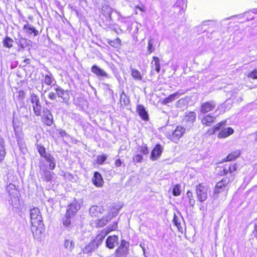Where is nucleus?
<instances>
[{"label": "nucleus", "mask_w": 257, "mask_h": 257, "mask_svg": "<svg viewBox=\"0 0 257 257\" xmlns=\"http://www.w3.org/2000/svg\"><path fill=\"white\" fill-rule=\"evenodd\" d=\"M232 181V177H228L223 178L221 181L217 183L214 189L213 199H217L220 193L224 192L225 194H226L228 190L227 185L229 182Z\"/></svg>", "instance_id": "1"}, {"label": "nucleus", "mask_w": 257, "mask_h": 257, "mask_svg": "<svg viewBox=\"0 0 257 257\" xmlns=\"http://www.w3.org/2000/svg\"><path fill=\"white\" fill-rule=\"evenodd\" d=\"M37 149L41 157H43L47 162L49 163V167L51 170L55 169L56 167L55 159L50 154L47 153L44 147L41 144H36Z\"/></svg>", "instance_id": "2"}, {"label": "nucleus", "mask_w": 257, "mask_h": 257, "mask_svg": "<svg viewBox=\"0 0 257 257\" xmlns=\"http://www.w3.org/2000/svg\"><path fill=\"white\" fill-rule=\"evenodd\" d=\"M130 243L124 239L121 240L120 244L115 249L114 257H129Z\"/></svg>", "instance_id": "3"}, {"label": "nucleus", "mask_w": 257, "mask_h": 257, "mask_svg": "<svg viewBox=\"0 0 257 257\" xmlns=\"http://www.w3.org/2000/svg\"><path fill=\"white\" fill-rule=\"evenodd\" d=\"M26 92L24 90H20L19 92V96L18 101H19L20 110L19 113H22L24 115L28 113V99L26 97Z\"/></svg>", "instance_id": "4"}, {"label": "nucleus", "mask_w": 257, "mask_h": 257, "mask_svg": "<svg viewBox=\"0 0 257 257\" xmlns=\"http://www.w3.org/2000/svg\"><path fill=\"white\" fill-rule=\"evenodd\" d=\"M6 190L8 195V201L12 206L13 210L15 208L16 204V187L15 184H10L7 186Z\"/></svg>", "instance_id": "5"}, {"label": "nucleus", "mask_w": 257, "mask_h": 257, "mask_svg": "<svg viewBox=\"0 0 257 257\" xmlns=\"http://www.w3.org/2000/svg\"><path fill=\"white\" fill-rule=\"evenodd\" d=\"M207 187L202 183L199 184L196 187V193L198 200L204 202L207 198Z\"/></svg>", "instance_id": "6"}, {"label": "nucleus", "mask_w": 257, "mask_h": 257, "mask_svg": "<svg viewBox=\"0 0 257 257\" xmlns=\"http://www.w3.org/2000/svg\"><path fill=\"white\" fill-rule=\"evenodd\" d=\"M30 215L32 225L43 223L41 212L38 208L35 207L31 209L30 211Z\"/></svg>", "instance_id": "7"}, {"label": "nucleus", "mask_w": 257, "mask_h": 257, "mask_svg": "<svg viewBox=\"0 0 257 257\" xmlns=\"http://www.w3.org/2000/svg\"><path fill=\"white\" fill-rule=\"evenodd\" d=\"M189 127H187V126L186 127H184V126L178 125L172 132V135H170V139L171 141L176 142L184 135L186 131H189Z\"/></svg>", "instance_id": "8"}, {"label": "nucleus", "mask_w": 257, "mask_h": 257, "mask_svg": "<svg viewBox=\"0 0 257 257\" xmlns=\"http://www.w3.org/2000/svg\"><path fill=\"white\" fill-rule=\"evenodd\" d=\"M30 101L33 104L34 113L37 116L40 115L41 114L42 106L39 96L34 93L31 94Z\"/></svg>", "instance_id": "9"}, {"label": "nucleus", "mask_w": 257, "mask_h": 257, "mask_svg": "<svg viewBox=\"0 0 257 257\" xmlns=\"http://www.w3.org/2000/svg\"><path fill=\"white\" fill-rule=\"evenodd\" d=\"M31 230L34 238L37 240H40L42 234L45 230V226L43 223H40L38 224L32 225Z\"/></svg>", "instance_id": "10"}, {"label": "nucleus", "mask_w": 257, "mask_h": 257, "mask_svg": "<svg viewBox=\"0 0 257 257\" xmlns=\"http://www.w3.org/2000/svg\"><path fill=\"white\" fill-rule=\"evenodd\" d=\"M113 12L112 9L107 5H104L102 7L100 13L105 18L104 21L106 22L108 25L112 23L111 14Z\"/></svg>", "instance_id": "11"}, {"label": "nucleus", "mask_w": 257, "mask_h": 257, "mask_svg": "<svg viewBox=\"0 0 257 257\" xmlns=\"http://www.w3.org/2000/svg\"><path fill=\"white\" fill-rule=\"evenodd\" d=\"M237 166L236 163H229L226 164L222 171H221V173H223V175H227L229 174L228 177H232V181L234 179V176L237 170Z\"/></svg>", "instance_id": "12"}, {"label": "nucleus", "mask_w": 257, "mask_h": 257, "mask_svg": "<svg viewBox=\"0 0 257 257\" xmlns=\"http://www.w3.org/2000/svg\"><path fill=\"white\" fill-rule=\"evenodd\" d=\"M54 90L57 93V96L61 97L64 102H67L70 99L69 91L64 90L60 86L56 85L54 87Z\"/></svg>", "instance_id": "13"}, {"label": "nucleus", "mask_w": 257, "mask_h": 257, "mask_svg": "<svg viewBox=\"0 0 257 257\" xmlns=\"http://www.w3.org/2000/svg\"><path fill=\"white\" fill-rule=\"evenodd\" d=\"M217 103L214 100H209L201 104L200 107V112L203 114L213 110L216 106Z\"/></svg>", "instance_id": "14"}, {"label": "nucleus", "mask_w": 257, "mask_h": 257, "mask_svg": "<svg viewBox=\"0 0 257 257\" xmlns=\"http://www.w3.org/2000/svg\"><path fill=\"white\" fill-rule=\"evenodd\" d=\"M105 246L109 249H113L115 245H118V236L116 235H109L106 239Z\"/></svg>", "instance_id": "15"}, {"label": "nucleus", "mask_w": 257, "mask_h": 257, "mask_svg": "<svg viewBox=\"0 0 257 257\" xmlns=\"http://www.w3.org/2000/svg\"><path fill=\"white\" fill-rule=\"evenodd\" d=\"M42 117V122L46 125L51 126L53 123V116L50 111L47 108H44Z\"/></svg>", "instance_id": "16"}, {"label": "nucleus", "mask_w": 257, "mask_h": 257, "mask_svg": "<svg viewBox=\"0 0 257 257\" xmlns=\"http://www.w3.org/2000/svg\"><path fill=\"white\" fill-rule=\"evenodd\" d=\"M163 151V148L161 144H158L153 148L151 153L150 159L152 161H156L160 158Z\"/></svg>", "instance_id": "17"}, {"label": "nucleus", "mask_w": 257, "mask_h": 257, "mask_svg": "<svg viewBox=\"0 0 257 257\" xmlns=\"http://www.w3.org/2000/svg\"><path fill=\"white\" fill-rule=\"evenodd\" d=\"M81 208V204L78 201L74 200L68 206L66 214L68 215L74 216Z\"/></svg>", "instance_id": "18"}, {"label": "nucleus", "mask_w": 257, "mask_h": 257, "mask_svg": "<svg viewBox=\"0 0 257 257\" xmlns=\"http://www.w3.org/2000/svg\"><path fill=\"white\" fill-rule=\"evenodd\" d=\"M186 91L183 89H180L175 93L170 94L169 96L165 98L163 100V104L166 105L172 102L175 99H177L180 95L184 94Z\"/></svg>", "instance_id": "19"}, {"label": "nucleus", "mask_w": 257, "mask_h": 257, "mask_svg": "<svg viewBox=\"0 0 257 257\" xmlns=\"http://www.w3.org/2000/svg\"><path fill=\"white\" fill-rule=\"evenodd\" d=\"M91 71L93 73L95 74L97 77L99 78V80L103 78H109V76L107 73L96 65H93L92 66Z\"/></svg>", "instance_id": "20"}, {"label": "nucleus", "mask_w": 257, "mask_h": 257, "mask_svg": "<svg viewBox=\"0 0 257 257\" xmlns=\"http://www.w3.org/2000/svg\"><path fill=\"white\" fill-rule=\"evenodd\" d=\"M92 182L93 185L97 187H101L104 184V181L101 175L97 171L94 173L92 178Z\"/></svg>", "instance_id": "21"}, {"label": "nucleus", "mask_w": 257, "mask_h": 257, "mask_svg": "<svg viewBox=\"0 0 257 257\" xmlns=\"http://www.w3.org/2000/svg\"><path fill=\"white\" fill-rule=\"evenodd\" d=\"M196 117V114L194 111L186 112L184 120L188 123L189 128L193 126Z\"/></svg>", "instance_id": "22"}, {"label": "nucleus", "mask_w": 257, "mask_h": 257, "mask_svg": "<svg viewBox=\"0 0 257 257\" xmlns=\"http://www.w3.org/2000/svg\"><path fill=\"white\" fill-rule=\"evenodd\" d=\"M23 30L24 33L28 35H33L34 37L38 35L39 33L38 31L37 30L34 26L29 24L28 23L24 24L23 27Z\"/></svg>", "instance_id": "23"}, {"label": "nucleus", "mask_w": 257, "mask_h": 257, "mask_svg": "<svg viewBox=\"0 0 257 257\" xmlns=\"http://www.w3.org/2000/svg\"><path fill=\"white\" fill-rule=\"evenodd\" d=\"M104 211V208L102 206L97 205L92 206L89 209V214L92 217H98L100 214H101Z\"/></svg>", "instance_id": "24"}, {"label": "nucleus", "mask_w": 257, "mask_h": 257, "mask_svg": "<svg viewBox=\"0 0 257 257\" xmlns=\"http://www.w3.org/2000/svg\"><path fill=\"white\" fill-rule=\"evenodd\" d=\"M184 202L187 207H194L196 201L192 191L188 190L187 192L186 196L184 198Z\"/></svg>", "instance_id": "25"}, {"label": "nucleus", "mask_w": 257, "mask_h": 257, "mask_svg": "<svg viewBox=\"0 0 257 257\" xmlns=\"http://www.w3.org/2000/svg\"><path fill=\"white\" fill-rule=\"evenodd\" d=\"M137 111L143 120L146 121L149 119L148 112L146 111L145 107L143 105H137Z\"/></svg>", "instance_id": "26"}, {"label": "nucleus", "mask_w": 257, "mask_h": 257, "mask_svg": "<svg viewBox=\"0 0 257 257\" xmlns=\"http://www.w3.org/2000/svg\"><path fill=\"white\" fill-rule=\"evenodd\" d=\"M40 173L41 179L47 182H50L55 175L53 172H51L48 169L42 171V172H40Z\"/></svg>", "instance_id": "27"}, {"label": "nucleus", "mask_w": 257, "mask_h": 257, "mask_svg": "<svg viewBox=\"0 0 257 257\" xmlns=\"http://www.w3.org/2000/svg\"><path fill=\"white\" fill-rule=\"evenodd\" d=\"M234 133V130L230 127L224 128L218 134V138L220 139L226 138Z\"/></svg>", "instance_id": "28"}, {"label": "nucleus", "mask_w": 257, "mask_h": 257, "mask_svg": "<svg viewBox=\"0 0 257 257\" xmlns=\"http://www.w3.org/2000/svg\"><path fill=\"white\" fill-rule=\"evenodd\" d=\"M18 127L17 126V130ZM21 137V134L20 135L17 131V144L19 145L20 151L23 154H25L27 152V149L26 148L25 144L23 142Z\"/></svg>", "instance_id": "29"}, {"label": "nucleus", "mask_w": 257, "mask_h": 257, "mask_svg": "<svg viewBox=\"0 0 257 257\" xmlns=\"http://www.w3.org/2000/svg\"><path fill=\"white\" fill-rule=\"evenodd\" d=\"M153 61L152 62L151 64L153 65L152 66V71L151 74H153V66L155 67L154 70L156 71L157 73H159L161 70V65L160 63V59L158 57L156 56H153Z\"/></svg>", "instance_id": "30"}, {"label": "nucleus", "mask_w": 257, "mask_h": 257, "mask_svg": "<svg viewBox=\"0 0 257 257\" xmlns=\"http://www.w3.org/2000/svg\"><path fill=\"white\" fill-rule=\"evenodd\" d=\"M64 246L66 249L70 251H72L75 247V242L73 239H71L68 237H66L65 238Z\"/></svg>", "instance_id": "31"}, {"label": "nucleus", "mask_w": 257, "mask_h": 257, "mask_svg": "<svg viewBox=\"0 0 257 257\" xmlns=\"http://www.w3.org/2000/svg\"><path fill=\"white\" fill-rule=\"evenodd\" d=\"M98 248L95 242L91 241L87 244L83 250L84 253H90L95 250Z\"/></svg>", "instance_id": "32"}, {"label": "nucleus", "mask_w": 257, "mask_h": 257, "mask_svg": "<svg viewBox=\"0 0 257 257\" xmlns=\"http://www.w3.org/2000/svg\"><path fill=\"white\" fill-rule=\"evenodd\" d=\"M252 14H257V9H253L251 11L246 12L242 14L238 15L239 18L246 17V21H249L252 20L254 19L253 16H251Z\"/></svg>", "instance_id": "33"}, {"label": "nucleus", "mask_w": 257, "mask_h": 257, "mask_svg": "<svg viewBox=\"0 0 257 257\" xmlns=\"http://www.w3.org/2000/svg\"><path fill=\"white\" fill-rule=\"evenodd\" d=\"M121 208V206H113L111 208L108 215L107 216V217H108L109 219L111 220L113 217H115L118 214V212Z\"/></svg>", "instance_id": "34"}, {"label": "nucleus", "mask_w": 257, "mask_h": 257, "mask_svg": "<svg viewBox=\"0 0 257 257\" xmlns=\"http://www.w3.org/2000/svg\"><path fill=\"white\" fill-rule=\"evenodd\" d=\"M215 117L210 115H206L202 119L201 122L206 126H210L214 122Z\"/></svg>", "instance_id": "35"}, {"label": "nucleus", "mask_w": 257, "mask_h": 257, "mask_svg": "<svg viewBox=\"0 0 257 257\" xmlns=\"http://www.w3.org/2000/svg\"><path fill=\"white\" fill-rule=\"evenodd\" d=\"M240 155V152L239 150H235L231 153H230L226 158L224 159L225 161H232L235 160L236 158L239 157Z\"/></svg>", "instance_id": "36"}, {"label": "nucleus", "mask_w": 257, "mask_h": 257, "mask_svg": "<svg viewBox=\"0 0 257 257\" xmlns=\"http://www.w3.org/2000/svg\"><path fill=\"white\" fill-rule=\"evenodd\" d=\"M120 101L121 103H123L124 106H127L130 103V97L125 93L123 90L120 93Z\"/></svg>", "instance_id": "37"}, {"label": "nucleus", "mask_w": 257, "mask_h": 257, "mask_svg": "<svg viewBox=\"0 0 257 257\" xmlns=\"http://www.w3.org/2000/svg\"><path fill=\"white\" fill-rule=\"evenodd\" d=\"M72 216L68 215L65 214V217L63 219V224L64 227L70 230L71 228V217Z\"/></svg>", "instance_id": "38"}, {"label": "nucleus", "mask_w": 257, "mask_h": 257, "mask_svg": "<svg viewBox=\"0 0 257 257\" xmlns=\"http://www.w3.org/2000/svg\"><path fill=\"white\" fill-rule=\"evenodd\" d=\"M107 42L111 46L115 48L119 49L121 46V41L118 38L113 40H109Z\"/></svg>", "instance_id": "39"}, {"label": "nucleus", "mask_w": 257, "mask_h": 257, "mask_svg": "<svg viewBox=\"0 0 257 257\" xmlns=\"http://www.w3.org/2000/svg\"><path fill=\"white\" fill-rule=\"evenodd\" d=\"M5 145L3 139L0 136V161H2L6 155Z\"/></svg>", "instance_id": "40"}, {"label": "nucleus", "mask_w": 257, "mask_h": 257, "mask_svg": "<svg viewBox=\"0 0 257 257\" xmlns=\"http://www.w3.org/2000/svg\"><path fill=\"white\" fill-rule=\"evenodd\" d=\"M43 77H44V83L48 85H52L53 81L56 82L54 78L52 77V74L50 72H48V74H46L45 76L43 75Z\"/></svg>", "instance_id": "41"}, {"label": "nucleus", "mask_w": 257, "mask_h": 257, "mask_svg": "<svg viewBox=\"0 0 257 257\" xmlns=\"http://www.w3.org/2000/svg\"><path fill=\"white\" fill-rule=\"evenodd\" d=\"M184 4L185 0H176V2L173 8L174 9L178 8L179 9V13H181V12H184Z\"/></svg>", "instance_id": "42"}, {"label": "nucleus", "mask_w": 257, "mask_h": 257, "mask_svg": "<svg viewBox=\"0 0 257 257\" xmlns=\"http://www.w3.org/2000/svg\"><path fill=\"white\" fill-rule=\"evenodd\" d=\"M155 42V40L153 38H151L149 40L148 44V52L149 54H151L155 50V47L154 46Z\"/></svg>", "instance_id": "43"}, {"label": "nucleus", "mask_w": 257, "mask_h": 257, "mask_svg": "<svg viewBox=\"0 0 257 257\" xmlns=\"http://www.w3.org/2000/svg\"><path fill=\"white\" fill-rule=\"evenodd\" d=\"M181 186L180 184H177L174 185L172 189V194L174 196H178L181 193Z\"/></svg>", "instance_id": "44"}, {"label": "nucleus", "mask_w": 257, "mask_h": 257, "mask_svg": "<svg viewBox=\"0 0 257 257\" xmlns=\"http://www.w3.org/2000/svg\"><path fill=\"white\" fill-rule=\"evenodd\" d=\"M132 75L135 79L137 80H142L143 79L140 72L135 69H132Z\"/></svg>", "instance_id": "45"}, {"label": "nucleus", "mask_w": 257, "mask_h": 257, "mask_svg": "<svg viewBox=\"0 0 257 257\" xmlns=\"http://www.w3.org/2000/svg\"><path fill=\"white\" fill-rule=\"evenodd\" d=\"M110 220L109 219V218L107 217V216L105 217H103L101 219L97 220V226L99 227H102L104 226Z\"/></svg>", "instance_id": "46"}, {"label": "nucleus", "mask_w": 257, "mask_h": 257, "mask_svg": "<svg viewBox=\"0 0 257 257\" xmlns=\"http://www.w3.org/2000/svg\"><path fill=\"white\" fill-rule=\"evenodd\" d=\"M104 238V237L99 233L92 241L95 242V244H96L97 246L98 247V246L101 244Z\"/></svg>", "instance_id": "47"}, {"label": "nucleus", "mask_w": 257, "mask_h": 257, "mask_svg": "<svg viewBox=\"0 0 257 257\" xmlns=\"http://www.w3.org/2000/svg\"><path fill=\"white\" fill-rule=\"evenodd\" d=\"M173 222V224L178 228V230L181 231L182 229V227L181 226V223L179 218L175 214L174 215Z\"/></svg>", "instance_id": "48"}, {"label": "nucleus", "mask_w": 257, "mask_h": 257, "mask_svg": "<svg viewBox=\"0 0 257 257\" xmlns=\"http://www.w3.org/2000/svg\"><path fill=\"white\" fill-rule=\"evenodd\" d=\"M107 155L106 154H103L102 155H99L97 157L96 162L99 165H102L106 160Z\"/></svg>", "instance_id": "49"}, {"label": "nucleus", "mask_w": 257, "mask_h": 257, "mask_svg": "<svg viewBox=\"0 0 257 257\" xmlns=\"http://www.w3.org/2000/svg\"><path fill=\"white\" fill-rule=\"evenodd\" d=\"M226 124V121H221L219 123H218L217 124H216L213 127L214 128V129L216 130V131H221L222 129H223V127Z\"/></svg>", "instance_id": "50"}, {"label": "nucleus", "mask_w": 257, "mask_h": 257, "mask_svg": "<svg viewBox=\"0 0 257 257\" xmlns=\"http://www.w3.org/2000/svg\"><path fill=\"white\" fill-rule=\"evenodd\" d=\"M13 42V41L12 39L7 37L4 41V45L8 48H11L12 47Z\"/></svg>", "instance_id": "51"}, {"label": "nucleus", "mask_w": 257, "mask_h": 257, "mask_svg": "<svg viewBox=\"0 0 257 257\" xmlns=\"http://www.w3.org/2000/svg\"><path fill=\"white\" fill-rule=\"evenodd\" d=\"M48 165L46 164L45 161L43 160H40L39 163V168L40 169V172L42 171L47 170Z\"/></svg>", "instance_id": "52"}, {"label": "nucleus", "mask_w": 257, "mask_h": 257, "mask_svg": "<svg viewBox=\"0 0 257 257\" xmlns=\"http://www.w3.org/2000/svg\"><path fill=\"white\" fill-rule=\"evenodd\" d=\"M143 160V156L141 154H138L133 157V161L135 163H141Z\"/></svg>", "instance_id": "53"}, {"label": "nucleus", "mask_w": 257, "mask_h": 257, "mask_svg": "<svg viewBox=\"0 0 257 257\" xmlns=\"http://www.w3.org/2000/svg\"><path fill=\"white\" fill-rule=\"evenodd\" d=\"M140 152L145 155L149 154L148 148L146 145H144L140 147Z\"/></svg>", "instance_id": "54"}, {"label": "nucleus", "mask_w": 257, "mask_h": 257, "mask_svg": "<svg viewBox=\"0 0 257 257\" xmlns=\"http://www.w3.org/2000/svg\"><path fill=\"white\" fill-rule=\"evenodd\" d=\"M248 77L253 79H257V69H255L251 71L248 74Z\"/></svg>", "instance_id": "55"}, {"label": "nucleus", "mask_w": 257, "mask_h": 257, "mask_svg": "<svg viewBox=\"0 0 257 257\" xmlns=\"http://www.w3.org/2000/svg\"><path fill=\"white\" fill-rule=\"evenodd\" d=\"M111 231L112 230H110V228L107 227L103 229L100 233L105 237V236L109 234Z\"/></svg>", "instance_id": "56"}, {"label": "nucleus", "mask_w": 257, "mask_h": 257, "mask_svg": "<svg viewBox=\"0 0 257 257\" xmlns=\"http://www.w3.org/2000/svg\"><path fill=\"white\" fill-rule=\"evenodd\" d=\"M17 13H18V14L20 16L19 20H20V22L21 21H23L24 22H25L26 24L27 23H28V22L26 21V18L23 16V15H22V13L20 10L17 9Z\"/></svg>", "instance_id": "57"}, {"label": "nucleus", "mask_w": 257, "mask_h": 257, "mask_svg": "<svg viewBox=\"0 0 257 257\" xmlns=\"http://www.w3.org/2000/svg\"><path fill=\"white\" fill-rule=\"evenodd\" d=\"M57 95V93H55L54 92H50L48 94V98L52 100H55L56 99Z\"/></svg>", "instance_id": "58"}, {"label": "nucleus", "mask_w": 257, "mask_h": 257, "mask_svg": "<svg viewBox=\"0 0 257 257\" xmlns=\"http://www.w3.org/2000/svg\"><path fill=\"white\" fill-rule=\"evenodd\" d=\"M108 227L110 228V230H115L117 228V222L116 221H114L111 224H110Z\"/></svg>", "instance_id": "59"}, {"label": "nucleus", "mask_w": 257, "mask_h": 257, "mask_svg": "<svg viewBox=\"0 0 257 257\" xmlns=\"http://www.w3.org/2000/svg\"><path fill=\"white\" fill-rule=\"evenodd\" d=\"M59 131V135L60 137H64L68 136V134L66 133L65 131L60 129L58 130Z\"/></svg>", "instance_id": "60"}, {"label": "nucleus", "mask_w": 257, "mask_h": 257, "mask_svg": "<svg viewBox=\"0 0 257 257\" xmlns=\"http://www.w3.org/2000/svg\"><path fill=\"white\" fill-rule=\"evenodd\" d=\"M20 45H21V48H24L27 45V44H26V40L25 39H22L20 41Z\"/></svg>", "instance_id": "61"}, {"label": "nucleus", "mask_w": 257, "mask_h": 257, "mask_svg": "<svg viewBox=\"0 0 257 257\" xmlns=\"http://www.w3.org/2000/svg\"><path fill=\"white\" fill-rule=\"evenodd\" d=\"M114 164L116 167H119L122 165V162L120 159H117L115 160Z\"/></svg>", "instance_id": "62"}, {"label": "nucleus", "mask_w": 257, "mask_h": 257, "mask_svg": "<svg viewBox=\"0 0 257 257\" xmlns=\"http://www.w3.org/2000/svg\"><path fill=\"white\" fill-rule=\"evenodd\" d=\"M135 8L143 12H144L146 11L145 7L143 5L141 6L137 5L135 7Z\"/></svg>", "instance_id": "63"}, {"label": "nucleus", "mask_w": 257, "mask_h": 257, "mask_svg": "<svg viewBox=\"0 0 257 257\" xmlns=\"http://www.w3.org/2000/svg\"><path fill=\"white\" fill-rule=\"evenodd\" d=\"M216 130L214 129V127H212L210 129H209L208 131V133L210 134V135H213L216 132Z\"/></svg>", "instance_id": "64"}]
</instances>
